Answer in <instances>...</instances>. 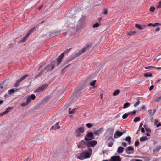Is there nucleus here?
<instances>
[{"instance_id":"nucleus-21","label":"nucleus","mask_w":161,"mask_h":161,"mask_svg":"<svg viewBox=\"0 0 161 161\" xmlns=\"http://www.w3.org/2000/svg\"><path fill=\"white\" fill-rule=\"evenodd\" d=\"M125 141L128 142V144L130 145L131 143V138L130 137L128 136L126 137Z\"/></svg>"},{"instance_id":"nucleus-43","label":"nucleus","mask_w":161,"mask_h":161,"mask_svg":"<svg viewBox=\"0 0 161 161\" xmlns=\"http://www.w3.org/2000/svg\"><path fill=\"white\" fill-rule=\"evenodd\" d=\"M127 117H128V115H127V114L125 113V114H124L123 115L122 117L123 119H125Z\"/></svg>"},{"instance_id":"nucleus-42","label":"nucleus","mask_w":161,"mask_h":161,"mask_svg":"<svg viewBox=\"0 0 161 161\" xmlns=\"http://www.w3.org/2000/svg\"><path fill=\"white\" fill-rule=\"evenodd\" d=\"M159 4L156 6V7L158 8H161V1L159 2Z\"/></svg>"},{"instance_id":"nucleus-23","label":"nucleus","mask_w":161,"mask_h":161,"mask_svg":"<svg viewBox=\"0 0 161 161\" xmlns=\"http://www.w3.org/2000/svg\"><path fill=\"white\" fill-rule=\"evenodd\" d=\"M148 113L149 115L150 116H152L154 114L155 112V110H154L153 112L152 110H149L148 111Z\"/></svg>"},{"instance_id":"nucleus-10","label":"nucleus","mask_w":161,"mask_h":161,"mask_svg":"<svg viewBox=\"0 0 161 161\" xmlns=\"http://www.w3.org/2000/svg\"><path fill=\"white\" fill-rule=\"evenodd\" d=\"M48 86V85L47 84H43L39 88L35 90L34 91V92H39L47 88Z\"/></svg>"},{"instance_id":"nucleus-16","label":"nucleus","mask_w":161,"mask_h":161,"mask_svg":"<svg viewBox=\"0 0 161 161\" xmlns=\"http://www.w3.org/2000/svg\"><path fill=\"white\" fill-rule=\"evenodd\" d=\"M6 87L4 83L0 85V93L3 92L4 90L6 89Z\"/></svg>"},{"instance_id":"nucleus-11","label":"nucleus","mask_w":161,"mask_h":161,"mask_svg":"<svg viewBox=\"0 0 161 161\" xmlns=\"http://www.w3.org/2000/svg\"><path fill=\"white\" fill-rule=\"evenodd\" d=\"M109 160L110 161H121V158L120 156L115 155L112 156Z\"/></svg>"},{"instance_id":"nucleus-30","label":"nucleus","mask_w":161,"mask_h":161,"mask_svg":"<svg viewBox=\"0 0 161 161\" xmlns=\"http://www.w3.org/2000/svg\"><path fill=\"white\" fill-rule=\"evenodd\" d=\"M36 29L35 27H33L32 29H31L29 31L28 33L30 35Z\"/></svg>"},{"instance_id":"nucleus-49","label":"nucleus","mask_w":161,"mask_h":161,"mask_svg":"<svg viewBox=\"0 0 161 161\" xmlns=\"http://www.w3.org/2000/svg\"><path fill=\"white\" fill-rule=\"evenodd\" d=\"M80 146V147H78V148H81L82 150H83L84 148H86L85 147V146Z\"/></svg>"},{"instance_id":"nucleus-31","label":"nucleus","mask_w":161,"mask_h":161,"mask_svg":"<svg viewBox=\"0 0 161 161\" xmlns=\"http://www.w3.org/2000/svg\"><path fill=\"white\" fill-rule=\"evenodd\" d=\"M36 29L35 27H33L32 29H31L29 31L28 33L30 35Z\"/></svg>"},{"instance_id":"nucleus-3","label":"nucleus","mask_w":161,"mask_h":161,"mask_svg":"<svg viewBox=\"0 0 161 161\" xmlns=\"http://www.w3.org/2000/svg\"><path fill=\"white\" fill-rule=\"evenodd\" d=\"M54 68V64H51L47 65L43 70L41 71L36 76H35V79L37 78L38 77L40 76L42 74L44 71L47 72L52 69H53Z\"/></svg>"},{"instance_id":"nucleus-19","label":"nucleus","mask_w":161,"mask_h":161,"mask_svg":"<svg viewBox=\"0 0 161 161\" xmlns=\"http://www.w3.org/2000/svg\"><path fill=\"white\" fill-rule=\"evenodd\" d=\"M59 122H58L56 123L55 125H53L51 127V129L52 130H55L56 129H59L60 127V126L58 125Z\"/></svg>"},{"instance_id":"nucleus-48","label":"nucleus","mask_w":161,"mask_h":161,"mask_svg":"<svg viewBox=\"0 0 161 161\" xmlns=\"http://www.w3.org/2000/svg\"><path fill=\"white\" fill-rule=\"evenodd\" d=\"M155 68V67H153V66H148V67H145V68L146 69H150V68Z\"/></svg>"},{"instance_id":"nucleus-59","label":"nucleus","mask_w":161,"mask_h":161,"mask_svg":"<svg viewBox=\"0 0 161 161\" xmlns=\"http://www.w3.org/2000/svg\"><path fill=\"white\" fill-rule=\"evenodd\" d=\"M143 125V124L142 123H140L139 129H140L141 128H142V126Z\"/></svg>"},{"instance_id":"nucleus-63","label":"nucleus","mask_w":161,"mask_h":161,"mask_svg":"<svg viewBox=\"0 0 161 161\" xmlns=\"http://www.w3.org/2000/svg\"><path fill=\"white\" fill-rule=\"evenodd\" d=\"M30 35L29 34L27 33V34H26V35L25 36V38H26V39H27V38L28 37V36Z\"/></svg>"},{"instance_id":"nucleus-56","label":"nucleus","mask_w":161,"mask_h":161,"mask_svg":"<svg viewBox=\"0 0 161 161\" xmlns=\"http://www.w3.org/2000/svg\"><path fill=\"white\" fill-rule=\"evenodd\" d=\"M5 111L3 112H2V113H0V116H3L5 114H5Z\"/></svg>"},{"instance_id":"nucleus-61","label":"nucleus","mask_w":161,"mask_h":161,"mask_svg":"<svg viewBox=\"0 0 161 161\" xmlns=\"http://www.w3.org/2000/svg\"><path fill=\"white\" fill-rule=\"evenodd\" d=\"M160 30V28L159 27H157L155 30L156 32H157L159 31Z\"/></svg>"},{"instance_id":"nucleus-28","label":"nucleus","mask_w":161,"mask_h":161,"mask_svg":"<svg viewBox=\"0 0 161 161\" xmlns=\"http://www.w3.org/2000/svg\"><path fill=\"white\" fill-rule=\"evenodd\" d=\"M76 109V108H74L72 109L71 110V108H69V114H71L73 113L75 111Z\"/></svg>"},{"instance_id":"nucleus-64","label":"nucleus","mask_w":161,"mask_h":161,"mask_svg":"<svg viewBox=\"0 0 161 161\" xmlns=\"http://www.w3.org/2000/svg\"><path fill=\"white\" fill-rule=\"evenodd\" d=\"M68 66H66V67H65L64 68V69H63L62 70V72H63V71H64L66 69L67 67H68Z\"/></svg>"},{"instance_id":"nucleus-22","label":"nucleus","mask_w":161,"mask_h":161,"mask_svg":"<svg viewBox=\"0 0 161 161\" xmlns=\"http://www.w3.org/2000/svg\"><path fill=\"white\" fill-rule=\"evenodd\" d=\"M120 92V90L119 89L116 90L113 93V95L114 96H116L118 95Z\"/></svg>"},{"instance_id":"nucleus-41","label":"nucleus","mask_w":161,"mask_h":161,"mask_svg":"<svg viewBox=\"0 0 161 161\" xmlns=\"http://www.w3.org/2000/svg\"><path fill=\"white\" fill-rule=\"evenodd\" d=\"M139 142L138 140L136 141L135 143V146L136 147H137L139 145Z\"/></svg>"},{"instance_id":"nucleus-24","label":"nucleus","mask_w":161,"mask_h":161,"mask_svg":"<svg viewBox=\"0 0 161 161\" xmlns=\"http://www.w3.org/2000/svg\"><path fill=\"white\" fill-rule=\"evenodd\" d=\"M161 149V146H159L156 147L155 149L154 150L153 152H158Z\"/></svg>"},{"instance_id":"nucleus-13","label":"nucleus","mask_w":161,"mask_h":161,"mask_svg":"<svg viewBox=\"0 0 161 161\" xmlns=\"http://www.w3.org/2000/svg\"><path fill=\"white\" fill-rule=\"evenodd\" d=\"M123 134V132L117 130L114 134V137L115 139H117L121 136Z\"/></svg>"},{"instance_id":"nucleus-37","label":"nucleus","mask_w":161,"mask_h":161,"mask_svg":"<svg viewBox=\"0 0 161 161\" xmlns=\"http://www.w3.org/2000/svg\"><path fill=\"white\" fill-rule=\"evenodd\" d=\"M139 104H140L139 99H137V101L135 104H134V106L135 107H136V106H137L139 105Z\"/></svg>"},{"instance_id":"nucleus-51","label":"nucleus","mask_w":161,"mask_h":161,"mask_svg":"<svg viewBox=\"0 0 161 161\" xmlns=\"http://www.w3.org/2000/svg\"><path fill=\"white\" fill-rule=\"evenodd\" d=\"M154 86L153 85H152L149 88V90L150 91H151L154 88Z\"/></svg>"},{"instance_id":"nucleus-45","label":"nucleus","mask_w":161,"mask_h":161,"mask_svg":"<svg viewBox=\"0 0 161 161\" xmlns=\"http://www.w3.org/2000/svg\"><path fill=\"white\" fill-rule=\"evenodd\" d=\"M15 91V90L14 89H12L9 90V94H11L12 93H14Z\"/></svg>"},{"instance_id":"nucleus-46","label":"nucleus","mask_w":161,"mask_h":161,"mask_svg":"<svg viewBox=\"0 0 161 161\" xmlns=\"http://www.w3.org/2000/svg\"><path fill=\"white\" fill-rule=\"evenodd\" d=\"M145 130L148 133H149L151 132V130L148 128H146Z\"/></svg>"},{"instance_id":"nucleus-62","label":"nucleus","mask_w":161,"mask_h":161,"mask_svg":"<svg viewBox=\"0 0 161 161\" xmlns=\"http://www.w3.org/2000/svg\"><path fill=\"white\" fill-rule=\"evenodd\" d=\"M153 24H152V23H149L148 25V26H153Z\"/></svg>"},{"instance_id":"nucleus-26","label":"nucleus","mask_w":161,"mask_h":161,"mask_svg":"<svg viewBox=\"0 0 161 161\" xmlns=\"http://www.w3.org/2000/svg\"><path fill=\"white\" fill-rule=\"evenodd\" d=\"M148 139V138H147V137L145 136V137H141L140 139V141L141 142H142L145 141V140H147Z\"/></svg>"},{"instance_id":"nucleus-20","label":"nucleus","mask_w":161,"mask_h":161,"mask_svg":"<svg viewBox=\"0 0 161 161\" xmlns=\"http://www.w3.org/2000/svg\"><path fill=\"white\" fill-rule=\"evenodd\" d=\"M124 148L121 146L119 147L117 149V152L118 153H122L124 150Z\"/></svg>"},{"instance_id":"nucleus-58","label":"nucleus","mask_w":161,"mask_h":161,"mask_svg":"<svg viewBox=\"0 0 161 161\" xmlns=\"http://www.w3.org/2000/svg\"><path fill=\"white\" fill-rule=\"evenodd\" d=\"M136 112V111L135 110H133V111L131 112V114L134 115Z\"/></svg>"},{"instance_id":"nucleus-14","label":"nucleus","mask_w":161,"mask_h":161,"mask_svg":"<svg viewBox=\"0 0 161 161\" xmlns=\"http://www.w3.org/2000/svg\"><path fill=\"white\" fill-rule=\"evenodd\" d=\"M80 146H86L88 147V141H85L84 140H81L79 142V144L78 145L77 147H80Z\"/></svg>"},{"instance_id":"nucleus-8","label":"nucleus","mask_w":161,"mask_h":161,"mask_svg":"<svg viewBox=\"0 0 161 161\" xmlns=\"http://www.w3.org/2000/svg\"><path fill=\"white\" fill-rule=\"evenodd\" d=\"M94 139H95V136L94 133L88 132L87 133L86 136H85L84 140L88 141Z\"/></svg>"},{"instance_id":"nucleus-50","label":"nucleus","mask_w":161,"mask_h":161,"mask_svg":"<svg viewBox=\"0 0 161 161\" xmlns=\"http://www.w3.org/2000/svg\"><path fill=\"white\" fill-rule=\"evenodd\" d=\"M157 100H155V101L156 102H159L161 100V96L158 97Z\"/></svg>"},{"instance_id":"nucleus-4","label":"nucleus","mask_w":161,"mask_h":161,"mask_svg":"<svg viewBox=\"0 0 161 161\" xmlns=\"http://www.w3.org/2000/svg\"><path fill=\"white\" fill-rule=\"evenodd\" d=\"M82 91L81 88H77L73 92L71 97V99L72 102H75L79 97L80 94L82 93Z\"/></svg>"},{"instance_id":"nucleus-57","label":"nucleus","mask_w":161,"mask_h":161,"mask_svg":"<svg viewBox=\"0 0 161 161\" xmlns=\"http://www.w3.org/2000/svg\"><path fill=\"white\" fill-rule=\"evenodd\" d=\"M122 145L125 147H126L127 146V144L125 142H122Z\"/></svg>"},{"instance_id":"nucleus-32","label":"nucleus","mask_w":161,"mask_h":161,"mask_svg":"<svg viewBox=\"0 0 161 161\" xmlns=\"http://www.w3.org/2000/svg\"><path fill=\"white\" fill-rule=\"evenodd\" d=\"M36 29L35 27H33L32 29H31L29 31L28 33L30 35Z\"/></svg>"},{"instance_id":"nucleus-40","label":"nucleus","mask_w":161,"mask_h":161,"mask_svg":"<svg viewBox=\"0 0 161 161\" xmlns=\"http://www.w3.org/2000/svg\"><path fill=\"white\" fill-rule=\"evenodd\" d=\"M96 82V80H93L90 83V84L91 86H94L95 85Z\"/></svg>"},{"instance_id":"nucleus-1","label":"nucleus","mask_w":161,"mask_h":161,"mask_svg":"<svg viewBox=\"0 0 161 161\" xmlns=\"http://www.w3.org/2000/svg\"><path fill=\"white\" fill-rule=\"evenodd\" d=\"M88 147L87 148L88 151H84L80 153L77 156V158L80 160L88 158L90 157L92 155V149L90 147H93L97 144V142L96 140H92L88 141Z\"/></svg>"},{"instance_id":"nucleus-2","label":"nucleus","mask_w":161,"mask_h":161,"mask_svg":"<svg viewBox=\"0 0 161 161\" xmlns=\"http://www.w3.org/2000/svg\"><path fill=\"white\" fill-rule=\"evenodd\" d=\"M92 44L91 43H88L86 44L85 46L82 49L80 50L78 53L74 55L71 60L74 59L76 58L81 55L83 53L88 51L92 47Z\"/></svg>"},{"instance_id":"nucleus-60","label":"nucleus","mask_w":161,"mask_h":161,"mask_svg":"<svg viewBox=\"0 0 161 161\" xmlns=\"http://www.w3.org/2000/svg\"><path fill=\"white\" fill-rule=\"evenodd\" d=\"M160 126H161V123H159L156 125V126L157 127H158Z\"/></svg>"},{"instance_id":"nucleus-39","label":"nucleus","mask_w":161,"mask_h":161,"mask_svg":"<svg viewBox=\"0 0 161 161\" xmlns=\"http://www.w3.org/2000/svg\"><path fill=\"white\" fill-rule=\"evenodd\" d=\"M108 12V10L106 9H103V14H104L105 15H106Z\"/></svg>"},{"instance_id":"nucleus-15","label":"nucleus","mask_w":161,"mask_h":161,"mask_svg":"<svg viewBox=\"0 0 161 161\" xmlns=\"http://www.w3.org/2000/svg\"><path fill=\"white\" fill-rule=\"evenodd\" d=\"M103 131V128L101 127L97 130H95L94 134L95 135H98L102 133Z\"/></svg>"},{"instance_id":"nucleus-7","label":"nucleus","mask_w":161,"mask_h":161,"mask_svg":"<svg viewBox=\"0 0 161 161\" xmlns=\"http://www.w3.org/2000/svg\"><path fill=\"white\" fill-rule=\"evenodd\" d=\"M84 132V129L83 127H80L77 128L74 132L75 136L76 137H80L81 136V134L83 133Z\"/></svg>"},{"instance_id":"nucleus-53","label":"nucleus","mask_w":161,"mask_h":161,"mask_svg":"<svg viewBox=\"0 0 161 161\" xmlns=\"http://www.w3.org/2000/svg\"><path fill=\"white\" fill-rule=\"evenodd\" d=\"M26 39H26V38H25V37H24L23 38V39L21 40V42H25L26 41Z\"/></svg>"},{"instance_id":"nucleus-29","label":"nucleus","mask_w":161,"mask_h":161,"mask_svg":"<svg viewBox=\"0 0 161 161\" xmlns=\"http://www.w3.org/2000/svg\"><path fill=\"white\" fill-rule=\"evenodd\" d=\"M140 120V118L139 117H136L135 118L134 120V121L135 122H136L139 121Z\"/></svg>"},{"instance_id":"nucleus-52","label":"nucleus","mask_w":161,"mask_h":161,"mask_svg":"<svg viewBox=\"0 0 161 161\" xmlns=\"http://www.w3.org/2000/svg\"><path fill=\"white\" fill-rule=\"evenodd\" d=\"M141 131L142 133H144L145 132V130H144V128H141Z\"/></svg>"},{"instance_id":"nucleus-6","label":"nucleus","mask_w":161,"mask_h":161,"mask_svg":"<svg viewBox=\"0 0 161 161\" xmlns=\"http://www.w3.org/2000/svg\"><path fill=\"white\" fill-rule=\"evenodd\" d=\"M71 49V48H70L69 49H67L58 57L57 58V66L58 65L62 62V59L64 56V53H68L70 52Z\"/></svg>"},{"instance_id":"nucleus-25","label":"nucleus","mask_w":161,"mask_h":161,"mask_svg":"<svg viewBox=\"0 0 161 161\" xmlns=\"http://www.w3.org/2000/svg\"><path fill=\"white\" fill-rule=\"evenodd\" d=\"M130 106V103L128 102H127L124 104L123 108H126Z\"/></svg>"},{"instance_id":"nucleus-27","label":"nucleus","mask_w":161,"mask_h":161,"mask_svg":"<svg viewBox=\"0 0 161 161\" xmlns=\"http://www.w3.org/2000/svg\"><path fill=\"white\" fill-rule=\"evenodd\" d=\"M13 108H11L10 107H8L6 109L5 111V114H7V113H8L10 111V110L13 109Z\"/></svg>"},{"instance_id":"nucleus-38","label":"nucleus","mask_w":161,"mask_h":161,"mask_svg":"<svg viewBox=\"0 0 161 161\" xmlns=\"http://www.w3.org/2000/svg\"><path fill=\"white\" fill-rule=\"evenodd\" d=\"M30 97V99H32V100H34L36 98V96L34 94L31 95L30 97Z\"/></svg>"},{"instance_id":"nucleus-9","label":"nucleus","mask_w":161,"mask_h":161,"mask_svg":"<svg viewBox=\"0 0 161 161\" xmlns=\"http://www.w3.org/2000/svg\"><path fill=\"white\" fill-rule=\"evenodd\" d=\"M29 76V75L28 74H26L22 77L20 79L17 80L15 84L14 87H18L19 86L20 82Z\"/></svg>"},{"instance_id":"nucleus-12","label":"nucleus","mask_w":161,"mask_h":161,"mask_svg":"<svg viewBox=\"0 0 161 161\" xmlns=\"http://www.w3.org/2000/svg\"><path fill=\"white\" fill-rule=\"evenodd\" d=\"M134 151V148L130 146L126 148L125 149V151L128 154H130L133 153Z\"/></svg>"},{"instance_id":"nucleus-54","label":"nucleus","mask_w":161,"mask_h":161,"mask_svg":"<svg viewBox=\"0 0 161 161\" xmlns=\"http://www.w3.org/2000/svg\"><path fill=\"white\" fill-rule=\"evenodd\" d=\"M145 106H142L140 108V110H144L145 109Z\"/></svg>"},{"instance_id":"nucleus-35","label":"nucleus","mask_w":161,"mask_h":161,"mask_svg":"<svg viewBox=\"0 0 161 161\" xmlns=\"http://www.w3.org/2000/svg\"><path fill=\"white\" fill-rule=\"evenodd\" d=\"M99 25L98 23H96L93 25V28H97L98 27Z\"/></svg>"},{"instance_id":"nucleus-55","label":"nucleus","mask_w":161,"mask_h":161,"mask_svg":"<svg viewBox=\"0 0 161 161\" xmlns=\"http://www.w3.org/2000/svg\"><path fill=\"white\" fill-rule=\"evenodd\" d=\"M113 143L112 142H110L108 143V146L109 147H111L113 145Z\"/></svg>"},{"instance_id":"nucleus-34","label":"nucleus","mask_w":161,"mask_h":161,"mask_svg":"<svg viewBox=\"0 0 161 161\" xmlns=\"http://www.w3.org/2000/svg\"><path fill=\"white\" fill-rule=\"evenodd\" d=\"M155 9L154 6H151L150 8V11L152 12H154Z\"/></svg>"},{"instance_id":"nucleus-17","label":"nucleus","mask_w":161,"mask_h":161,"mask_svg":"<svg viewBox=\"0 0 161 161\" xmlns=\"http://www.w3.org/2000/svg\"><path fill=\"white\" fill-rule=\"evenodd\" d=\"M31 101V99L30 98V97H28L27 99V101L25 103H22L21 105L22 107H24L25 106H27L29 103Z\"/></svg>"},{"instance_id":"nucleus-18","label":"nucleus","mask_w":161,"mask_h":161,"mask_svg":"<svg viewBox=\"0 0 161 161\" xmlns=\"http://www.w3.org/2000/svg\"><path fill=\"white\" fill-rule=\"evenodd\" d=\"M146 26L145 25H142V26L140 24H135V27L136 28L141 30L144 29Z\"/></svg>"},{"instance_id":"nucleus-44","label":"nucleus","mask_w":161,"mask_h":161,"mask_svg":"<svg viewBox=\"0 0 161 161\" xmlns=\"http://www.w3.org/2000/svg\"><path fill=\"white\" fill-rule=\"evenodd\" d=\"M136 33V31H134L132 32H129L128 33V35L129 36L132 35Z\"/></svg>"},{"instance_id":"nucleus-5","label":"nucleus","mask_w":161,"mask_h":161,"mask_svg":"<svg viewBox=\"0 0 161 161\" xmlns=\"http://www.w3.org/2000/svg\"><path fill=\"white\" fill-rule=\"evenodd\" d=\"M114 132V129L110 128L108 129L106 131V133L108 134V136L106 137L107 140L109 141L112 139L113 135Z\"/></svg>"},{"instance_id":"nucleus-47","label":"nucleus","mask_w":161,"mask_h":161,"mask_svg":"<svg viewBox=\"0 0 161 161\" xmlns=\"http://www.w3.org/2000/svg\"><path fill=\"white\" fill-rule=\"evenodd\" d=\"M153 24V26L155 27V26H158L159 25V23H155L154 24Z\"/></svg>"},{"instance_id":"nucleus-36","label":"nucleus","mask_w":161,"mask_h":161,"mask_svg":"<svg viewBox=\"0 0 161 161\" xmlns=\"http://www.w3.org/2000/svg\"><path fill=\"white\" fill-rule=\"evenodd\" d=\"M144 76L145 77H151L152 76V74H148L146 73L144 74Z\"/></svg>"},{"instance_id":"nucleus-33","label":"nucleus","mask_w":161,"mask_h":161,"mask_svg":"<svg viewBox=\"0 0 161 161\" xmlns=\"http://www.w3.org/2000/svg\"><path fill=\"white\" fill-rule=\"evenodd\" d=\"M86 125V126L88 128H89L92 127L93 126V125L92 124L90 123H88Z\"/></svg>"}]
</instances>
